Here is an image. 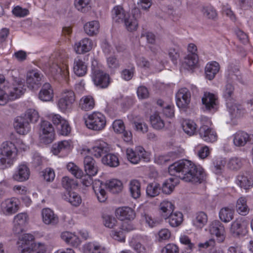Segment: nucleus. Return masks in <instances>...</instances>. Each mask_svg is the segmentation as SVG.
Wrapping results in <instances>:
<instances>
[{
	"label": "nucleus",
	"mask_w": 253,
	"mask_h": 253,
	"mask_svg": "<svg viewBox=\"0 0 253 253\" xmlns=\"http://www.w3.org/2000/svg\"><path fill=\"white\" fill-rule=\"evenodd\" d=\"M169 171L171 175H176L182 180L193 183H201L206 178V174L202 167L187 160L171 165Z\"/></svg>",
	"instance_id": "nucleus-1"
},
{
	"label": "nucleus",
	"mask_w": 253,
	"mask_h": 253,
	"mask_svg": "<svg viewBox=\"0 0 253 253\" xmlns=\"http://www.w3.org/2000/svg\"><path fill=\"white\" fill-rule=\"evenodd\" d=\"M169 171L171 175H176L182 180L193 183H201L206 178V174L202 167L187 160L171 165Z\"/></svg>",
	"instance_id": "nucleus-2"
},
{
	"label": "nucleus",
	"mask_w": 253,
	"mask_h": 253,
	"mask_svg": "<svg viewBox=\"0 0 253 253\" xmlns=\"http://www.w3.org/2000/svg\"><path fill=\"white\" fill-rule=\"evenodd\" d=\"M12 86L9 87V83L4 77L0 75V105H3L8 99L13 100L20 97L25 90V81L20 78H13Z\"/></svg>",
	"instance_id": "nucleus-3"
},
{
	"label": "nucleus",
	"mask_w": 253,
	"mask_h": 253,
	"mask_svg": "<svg viewBox=\"0 0 253 253\" xmlns=\"http://www.w3.org/2000/svg\"><path fill=\"white\" fill-rule=\"evenodd\" d=\"M68 55L63 51L55 52L52 55V64L50 71L52 75L56 77H61L66 82L68 81L69 72L67 66Z\"/></svg>",
	"instance_id": "nucleus-4"
},
{
	"label": "nucleus",
	"mask_w": 253,
	"mask_h": 253,
	"mask_svg": "<svg viewBox=\"0 0 253 253\" xmlns=\"http://www.w3.org/2000/svg\"><path fill=\"white\" fill-rule=\"evenodd\" d=\"M105 187L113 193H119L123 189V184L120 180L116 179H113L107 181L105 184L99 180H95L93 183L92 188L98 200L101 203L104 202L107 198L106 191L104 190Z\"/></svg>",
	"instance_id": "nucleus-5"
},
{
	"label": "nucleus",
	"mask_w": 253,
	"mask_h": 253,
	"mask_svg": "<svg viewBox=\"0 0 253 253\" xmlns=\"http://www.w3.org/2000/svg\"><path fill=\"white\" fill-rule=\"evenodd\" d=\"M17 149L11 141L3 142L0 145V169H5L12 166L16 161Z\"/></svg>",
	"instance_id": "nucleus-6"
},
{
	"label": "nucleus",
	"mask_w": 253,
	"mask_h": 253,
	"mask_svg": "<svg viewBox=\"0 0 253 253\" xmlns=\"http://www.w3.org/2000/svg\"><path fill=\"white\" fill-rule=\"evenodd\" d=\"M113 20L116 23H124L127 31L132 32L136 30L138 22L133 15H129L122 6H115L111 11Z\"/></svg>",
	"instance_id": "nucleus-7"
},
{
	"label": "nucleus",
	"mask_w": 253,
	"mask_h": 253,
	"mask_svg": "<svg viewBox=\"0 0 253 253\" xmlns=\"http://www.w3.org/2000/svg\"><path fill=\"white\" fill-rule=\"evenodd\" d=\"M85 124L89 129L98 131H101L106 126V118L102 113L94 112L88 115L85 119Z\"/></svg>",
	"instance_id": "nucleus-8"
},
{
	"label": "nucleus",
	"mask_w": 253,
	"mask_h": 253,
	"mask_svg": "<svg viewBox=\"0 0 253 253\" xmlns=\"http://www.w3.org/2000/svg\"><path fill=\"white\" fill-rule=\"evenodd\" d=\"M76 100L74 92L71 89H66L63 90L57 105L59 109L63 112L70 111Z\"/></svg>",
	"instance_id": "nucleus-9"
},
{
	"label": "nucleus",
	"mask_w": 253,
	"mask_h": 253,
	"mask_svg": "<svg viewBox=\"0 0 253 253\" xmlns=\"http://www.w3.org/2000/svg\"><path fill=\"white\" fill-rule=\"evenodd\" d=\"M126 155L128 160L133 164H137L141 161L149 162L150 160V153L141 146L136 147L134 150L127 148Z\"/></svg>",
	"instance_id": "nucleus-10"
},
{
	"label": "nucleus",
	"mask_w": 253,
	"mask_h": 253,
	"mask_svg": "<svg viewBox=\"0 0 253 253\" xmlns=\"http://www.w3.org/2000/svg\"><path fill=\"white\" fill-rule=\"evenodd\" d=\"M39 134L40 139L43 143H51L55 136V131L52 125L47 121H42L40 124Z\"/></svg>",
	"instance_id": "nucleus-11"
},
{
	"label": "nucleus",
	"mask_w": 253,
	"mask_h": 253,
	"mask_svg": "<svg viewBox=\"0 0 253 253\" xmlns=\"http://www.w3.org/2000/svg\"><path fill=\"white\" fill-rule=\"evenodd\" d=\"M68 170L77 178L82 179V183L86 187L89 186L92 182V179L91 177L92 175H88L87 174L84 175L83 170L75 164L73 163H69L67 165Z\"/></svg>",
	"instance_id": "nucleus-12"
},
{
	"label": "nucleus",
	"mask_w": 253,
	"mask_h": 253,
	"mask_svg": "<svg viewBox=\"0 0 253 253\" xmlns=\"http://www.w3.org/2000/svg\"><path fill=\"white\" fill-rule=\"evenodd\" d=\"M34 237L30 234H23L17 242L18 250L22 253H31L33 246L40 243H32Z\"/></svg>",
	"instance_id": "nucleus-13"
},
{
	"label": "nucleus",
	"mask_w": 253,
	"mask_h": 253,
	"mask_svg": "<svg viewBox=\"0 0 253 253\" xmlns=\"http://www.w3.org/2000/svg\"><path fill=\"white\" fill-rule=\"evenodd\" d=\"M209 231L211 235L216 237L218 242L222 243L225 239V229L223 225L219 220L212 221L209 226Z\"/></svg>",
	"instance_id": "nucleus-14"
},
{
	"label": "nucleus",
	"mask_w": 253,
	"mask_h": 253,
	"mask_svg": "<svg viewBox=\"0 0 253 253\" xmlns=\"http://www.w3.org/2000/svg\"><path fill=\"white\" fill-rule=\"evenodd\" d=\"M92 80L96 86L101 88H106L110 84L109 75L98 69L94 70Z\"/></svg>",
	"instance_id": "nucleus-15"
},
{
	"label": "nucleus",
	"mask_w": 253,
	"mask_h": 253,
	"mask_svg": "<svg viewBox=\"0 0 253 253\" xmlns=\"http://www.w3.org/2000/svg\"><path fill=\"white\" fill-rule=\"evenodd\" d=\"M176 105L179 108L185 109L191 100V93L187 88H180L175 95Z\"/></svg>",
	"instance_id": "nucleus-16"
},
{
	"label": "nucleus",
	"mask_w": 253,
	"mask_h": 253,
	"mask_svg": "<svg viewBox=\"0 0 253 253\" xmlns=\"http://www.w3.org/2000/svg\"><path fill=\"white\" fill-rule=\"evenodd\" d=\"M30 175V170L28 166L25 164H21L15 169L12 178L14 181L22 182L27 181Z\"/></svg>",
	"instance_id": "nucleus-17"
},
{
	"label": "nucleus",
	"mask_w": 253,
	"mask_h": 253,
	"mask_svg": "<svg viewBox=\"0 0 253 253\" xmlns=\"http://www.w3.org/2000/svg\"><path fill=\"white\" fill-rule=\"evenodd\" d=\"M202 101L205 106L206 111L214 112L217 110L218 100L217 96L215 94L210 92H205Z\"/></svg>",
	"instance_id": "nucleus-18"
},
{
	"label": "nucleus",
	"mask_w": 253,
	"mask_h": 253,
	"mask_svg": "<svg viewBox=\"0 0 253 253\" xmlns=\"http://www.w3.org/2000/svg\"><path fill=\"white\" fill-rule=\"evenodd\" d=\"M28 217L26 213H18L13 219V231L15 234L21 233L28 223Z\"/></svg>",
	"instance_id": "nucleus-19"
},
{
	"label": "nucleus",
	"mask_w": 253,
	"mask_h": 253,
	"mask_svg": "<svg viewBox=\"0 0 253 253\" xmlns=\"http://www.w3.org/2000/svg\"><path fill=\"white\" fill-rule=\"evenodd\" d=\"M117 217L120 220H132L136 216L134 210L129 207H122L117 208L115 211Z\"/></svg>",
	"instance_id": "nucleus-20"
},
{
	"label": "nucleus",
	"mask_w": 253,
	"mask_h": 253,
	"mask_svg": "<svg viewBox=\"0 0 253 253\" xmlns=\"http://www.w3.org/2000/svg\"><path fill=\"white\" fill-rule=\"evenodd\" d=\"M1 208L6 214L14 213L18 210L19 201L15 198L7 199L1 203Z\"/></svg>",
	"instance_id": "nucleus-21"
},
{
	"label": "nucleus",
	"mask_w": 253,
	"mask_h": 253,
	"mask_svg": "<svg viewBox=\"0 0 253 253\" xmlns=\"http://www.w3.org/2000/svg\"><path fill=\"white\" fill-rule=\"evenodd\" d=\"M43 75L38 70H32L27 73L26 82L28 87L32 89L41 84Z\"/></svg>",
	"instance_id": "nucleus-22"
},
{
	"label": "nucleus",
	"mask_w": 253,
	"mask_h": 253,
	"mask_svg": "<svg viewBox=\"0 0 253 253\" xmlns=\"http://www.w3.org/2000/svg\"><path fill=\"white\" fill-rule=\"evenodd\" d=\"M201 138L207 142H214L217 140L216 132L207 126H203L199 130Z\"/></svg>",
	"instance_id": "nucleus-23"
},
{
	"label": "nucleus",
	"mask_w": 253,
	"mask_h": 253,
	"mask_svg": "<svg viewBox=\"0 0 253 253\" xmlns=\"http://www.w3.org/2000/svg\"><path fill=\"white\" fill-rule=\"evenodd\" d=\"M14 126L17 133L20 134H27L31 129L29 122L23 117H17L15 119Z\"/></svg>",
	"instance_id": "nucleus-24"
},
{
	"label": "nucleus",
	"mask_w": 253,
	"mask_h": 253,
	"mask_svg": "<svg viewBox=\"0 0 253 253\" xmlns=\"http://www.w3.org/2000/svg\"><path fill=\"white\" fill-rule=\"evenodd\" d=\"M42 220L46 225H54L59 222L58 216L49 208H44L42 211Z\"/></svg>",
	"instance_id": "nucleus-25"
},
{
	"label": "nucleus",
	"mask_w": 253,
	"mask_h": 253,
	"mask_svg": "<svg viewBox=\"0 0 253 253\" xmlns=\"http://www.w3.org/2000/svg\"><path fill=\"white\" fill-rule=\"evenodd\" d=\"M71 149V142L69 140H63L53 144L52 152L54 155H58L60 153L63 155H67Z\"/></svg>",
	"instance_id": "nucleus-26"
},
{
	"label": "nucleus",
	"mask_w": 253,
	"mask_h": 253,
	"mask_svg": "<svg viewBox=\"0 0 253 253\" xmlns=\"http://www.w3.org/2000/svg\"><path fill=\"white\" fill-rule=\"evenodd\" d=\"M92 46V41L85 38L75 43L74 50L78 54H84L90 51Z\"/></svg>",
	"instance_id": "nucleus-27"
},
{
	"label": "nucleus",
	"mask_w": 253,
	"mask_h": 253,
	"mask_svg": "<svg viewBox=\"0 0 253 253\" xmlns=\"http://www.w3.org/2000/svg\"><path fill=\"white\" fill-rule=\"evenodd\" d=\"M109 151L108 144L103 141H97L91 150V153L96 158L105 155Z\"/></svg>",
	"instance_id": "nucleus-28"
},
{
	"label": "nucleus",
	"mask_w": 253,
	"mask_h": 253,
	"mask_svg": "<svg viewBox=\"0 0 253 253\" xmlns=\"http://www.w3.org/2000/svg\"><path fill=\"white\" fill-rule=\"evenodd\" d=\"M84 170L88 175H95L98 170L95 160L90 156H86L84 161Z\"/></svg>",
	"instance_id": "nucleus-29"
},
{
	"label": "nucleus",
	"mask_w": 253,
	"mask_h": 253,
	"mask_svg": "<svg viewBox=\"0 0 253 253\" xmlns=\"http://www.w3.org/2000/svg\"><path fill=\"white\" fill-rule=\"evenodd\" d=\"M53 97V90L49 83H45L42 86L39 93V99L42 101H49Z\"/></svg>",
	"instance_id": "nucleus-30"
},
{
	"label": "nucleus",
	"mask_w": 253,
	"mask_h": 253,
	"mask_svg": "<svg viewBox=\"0 0 253 253\" xmlns=\"http://www.w3.org/2000/svg\"><path fill=\"white\" fill-rule=\"evenodd\" d=\"M87 65L81 58L77 57L74 59L73 71L74 73L79 77L84 76L87 72Z\"/></svg>",
	"instance_id": "nucleus-31"
},
{
	"label": "nucleus",
	"mask_w": 253,
	"mask_h": 253,
	"mask_svg": "<svg viewBox=\"0 0 253 253\" xmlns=\"http://www.w3.org/2000/svg\"><path fill=\"white\" fill-rule=\"evenodd\" d=\"M250 140V135L245 131H239L234 135L233 143L236 146H244Z\"/></svg>",
	"instance_id": "nucleus-32"
},
{
	"label": "nucleus",
	"mask_w": 253,
	"mask_h": 253,
	"mask_svg": "<svg viewBox=\"0 0 253 253\" xmlns=\"http://www.w3.org/2000/svg\"><path fill=\"white\" fill-rule=\"evenodd\" d=\"M95 106V101L91 95H85L83 96L79 103V106L81 109L85 111L92 110Z\"/></svg>",
	"instance_id": "nucleus-33"
},
{
	"label": "nucleus",
	"mask_w": 253,
	"mask_h": 253,
	"mask_svg": "<svg viewBox=\"0 0 253 253\" xmlns=\"http://www.w3.org/2000/svg\"><path fill=\"white\" fill-rule=\"evenodd\" d=\"M236 183L240 188L246 190L250 189L253 184L251 178L243 173L236 177Z\"/></svg>",
	"instance_id": "nucleus-34"
},
{
	"label": "nucleus",
	"mask_w": 253,
	"mask_h": 253,
	"mask_svg": "<svg viewBox=\"0 0 253 253\" xmlns=\"http://www.w3.org/2000/svg\"><path fill=\"white\" fill-rule=\"evenodd\" d=\"M226 104L228 111L232 117H238L241 115L243 110L241 105L236 103L235 99L226 102Z\"/></svg>",
	"instance_id": "nucleus-35"
},
{
	"label": "nucleus",
	"mask_w": 253,
	"mask_h": 253,
	"mask_svg": "<svg viewBox=\"0 0 253 253\" xmlns=\"http://www.w3.org/2000/svg\"><path fill=\"white\" fill-rule=\"evenodd\" d=\"M84 28L85 33L87 35L92 36L99 32L100 24L98 21L93 20L86 23Z\"/></svg>",
	"instance_id": "nucleus-36"
},
{
	"label": "nucleus",
	"mask_w": 253,
	"mask_h": 253,
	"mask_svg": "<svg viewBox=\"0 0 253 253\" xmlns=\"http://www.w3.org/2000/svg\"><path fill=\"white\" fill-rule=\"evenodd\" d=\"M219 70V65L217 62L214 61L208 63L205 68V74L207 79L209 80H212Z\"/></svg>",
	"instance_id": "nucleus-37"
},
{
	"label": "nucleus",
	"mask_w": 253,
	"mask_h": 253,
	"mask_svg": "<svg viewBox=\"0 0 253 253\" xmlns=\"http://www.w3.org/2000/svg\"><path fill=\"white\" fill-rule=\"evenodd\" d=\"M247 198L245 197H240L236 202V209L238 213L242 215H246L250 211L247 204Z\"/></svg>",
	"instance_id": "nucleus-38"
},
{
	"label": "nucleus",
	"mask_w": 253,
	"mask_h": 253,
	"mask_svg": "<svg viewBox=\"0 0 253 253\" xmlns=\"http://www.w3.org/2000/svg\"><path fill=\"white\" fill-rule=\"evenodd\" d=\"M178 182L179 180L176 177H170L167 179L162 186L163 192L166 194H170Z\"/></svg>",
	"instance_id": "nucleus-39"
},
{
	"label": "nucleus",
	"mask_w": 253,
	"mask_h": 253,
	"mask_svg": "<svg viewBox=\"0 0 253 253\" xmlns=\"http://www.w3.org/2000/svg\"><path fill=\"white\" fill-rule=\"evenodd\" d=\"M208 216L203 211L197 212L193 219V225L197 228H203L207 223Z\"/></svg>",
	"instance_id": "nucleus-40"
},
{
	"label": "nucleus",
	"mask_w": 253,
	"mask_h": 253,
	"mask_svg": "<svg viewBox=\"0 0 253 253\" xmlns=\"http://www.w3.org/2000/svg\"><path fill=\"white\" fill-rule=\"evenodd\" d=\"M62 198L75 207L79 206L82 202L81 197L75 192H66L63 195Z\"/></svg>",
	"instance_id": "nucleus-41"
},
{
	"label": "nucleus",
	"mask_w": 253,
	"mask_h": 253,
	"mask_svg": "<svg viewBox=\"0 0 253 253\" xmlns=\"http://www.w3.org/2000/svg\"><path fill=\"white\" fill-rule=\"evenodd\" d=\"M160 209L162 216L165 219H167L168 216L172 213L174 206L171 202L164 201L160 204Z\"/></svg>",
	"instance_id": "nucleus-42"
},
{
	"label": "nucleus",
	"mask_w": 253,
	"mask_h": 253,
	"mask_svg": "<svg viewBox=\"0 0 253 253\" xmlns=\"http://www.w3.org/2000/svg\"><path fill=\"white\" fill-rule=\"evenodd\" d=\"M169 225L173 227H177L183 221V214L180 212L171 213L166 219Z\"/></svg>",
	"instance_id": "nucleus-43"
},
{
	"label": "nucleus",
	"mask_w": 253,
	"mask_h": 253,
	"mask_svg": "<svg viewBox=\"0 0 253 253\" xmlns=\"http://www.w3.org/2000/svg\"><path fill=\"white\" fill-rule=\"evenodd\" d=\"M129 191L134 199L139 198L141 195V184L140 182L135 179L132 180L129 184Z\"/></svg>",
	"instance_id": "nucleus-44"
},
{
	"label": "nucleus",
	"mask_w": 253,
	"mask_h": 253,
	"mask_svg": "<svg viewBox=\"0 0 253 253\" xmlns=\"http://www.w3.org/2000/svg\"><path fill=\"white\" fill-rule=\"evenodd\" d=\"M234 214V210L228 208H224L220 210L219 216L221 221L227 223L233 219Z\"/></svg>",
	"instance_id": "nucleus-45"
},
{
	"label": "nucleus",
	"mask_w": 253,
	"mask_h": 253,
	"mask_svg": "<svg viewBox=\"0 0 253 253\" xmlns=\"http://www.w3.org/2000/svg\"><path fill=\"white\" fill-rule=\"evenodd\" d=\"M102 163L111 167H116L119 165L118 157L113 154H106L102 159Z\"/></svg>",
	"instance_id": "nucleus-46"
},
{
	"label": "nucleus",
	"mask_w": 253,
	"mask_h": 253,
	"mask_svg": "<svg viewBox=\"0 0 253 253\" xmlns=\"http://www.w3.org/2000/svg\"><path fill=\"white\" fill-rule=\"evenodd\" d=\"M182 126L184 131L190 136L194 134L197 129L196 124L190 120L183 121L182 123Z\"/></svg>",
	"instance_id": "nucleus-47"
},
{
	"label": "nucleus",
	"mask_w": 253,
	"mask_h": 253,
	"mask_svg": "<svg viewBox=\"0 0 253 253\" xmlns=\"http://www.w3.org/2000/svg\"><path fill=\"white\" fill-rule=\"evenodd\" d=\"M85 251L87 253H106L104 248L96 243H89L84 245Z\"/></svg>",
	"instance_id": "nucleus-48"
},
{
	"label": "nucleus",
	"mask_w": 253,
	"mask_h": 253,
	"mask_svg": "<svg viewBox=\"0 0 253 253\" xmlns=\"http://www.w3.org/2000/svg\"><path fill=\"white\" fill-rule=\"evenodd\" d=\"M150 122L152 127L157 130H160L165 126L164 120L158 114H154L150 117Z\"/></svg>",
	"instance_id": "nucleus-49"
},
{
	"label": "nucleus",
	"mask_w": 253,
	"mask_h": 253,
	"mask_svg": "<svg viewBox=\"0 0 253 253\" xmlns=\"http://www.w3.org/2000/svg\"><path fill=\"white\" fill-rule=\"evenodd\" d=\"M61 237L67 243L73 245L78 244L79 242L78 237L75 234L68 231L62 233Z\"/></svg>",
	"instance_id": "nucleus-50"
},
{
	"label": "nucleus",
	"mask_w": 253,
	"mask_h": 253,
	"mask_svg": "<svg viewBox=\"0 0 253 253\" xmlns=\"http://www.w3.org/2000/svg\"><path fill=\"white\" fill-rule=\"evenodd\" d=\"M242 162L241 158L238 157H232L227 162V168L233 170H238L242 166Z\"/></svg>",
	"instance_id": "nucleus-51"
},
{
	"label": "nucleus",
	"mask_w": 253,
	"mask_h": 253,
	"mask_svg": "<svg viewBox=\"0 0 253 253\" xmlns=\"http://www.w3.org/2000/svg\"><path fill=\"white\" fill-rule=\"evenodd\" d=\"M91 0H75L76 8L82 12H86L90 9Z\"/></svg>",
	"instance_id": "nucleus-52"
},
{
	"label": "nucleus",
	"mask_w": 253,
	"mask_h": 253,
	"mask_svg": "<svg viewBox=\"0 0 253 253\" xmlns=\"http://www.w3.org/2000/svg\"><path fill=\"white\" fill-rule=\"evenodd\" d=\"M102 221L104 225L109 228H113L117 223V220L112 215L103 214L102 216Z\"/></svg>",
	"instance_id": "nucleus-53"
},
{
	"label": "nucleus",
	"mask_w": 253,
	"mask_h": 253,
	"mask_svg": "<svg viewBox=\"0 0 253 253\" xmlns=\"http://www.w3.org/2000/svg\"><path fill=\"white\" fill-rule=\"evenodd\" d=\"M246 227L245 220L241 217L237 218L231 225V230L233 233H239L241 229Z\"/></svg>",
	"instance_id": "nucleus-54"
},
{
	"label": "nucleus",
	"mask_w": 253,
	"mask_h": 253,
	"mask_svg": "<svg viewBox=\"0 0 253 253\" xmlns=\"http://www.w3.org/2000/svg\"><path fill=\"white\" fill-rule=\"evenodd\" d=\"M160 190L161 188L159 184L152 183L148 185L146 188V193L148 196L154 197L159 194Z\"/></svg>",
	"instance_id": "nucleus-55"
},
{
	"label": "nucleus",
	"mask_w": 253,
	"mask_h": 253,
	"mask_svg": "<svg viewBox=\"0 0 253 253\" xmlns=\"http://www.w3.org/2000/svg\"><path fill=\"white\" fill-rule=\"evenodd\" d=\"M39 113L36 110L30 109L27 110L23 117L26 119V120H29V122L35 123L39 120Z\"/></svg>",
	"instance_id": "nucleus-56"
},
{
	"label": "nucleus",
	"mask_w": 253,
	"mask_h": 253,
	"mask_svg": "<svg viewBox=\"0 0 253 253\" xmlns=\"http://www.w3.org/2000/svg\"><path fill=\"white\" fill-rule=\"evenodd\" d=\"M141 219L142 221H145V223L151 228L157 226L160 223L158 220L153 218L145 211L141 213Z\"/></svg>",
	"instance_id": "nucleus-57"
},
{
	"label": "nucleus",
	"mask_w": 253,
	"mask_h": 253,
	"mask_svg": "<svg viewBox=\"0 0 253 253\" xmlns=\"http://www.w3.org/2000/svg\"><path fill=\"white\" fill-rule=\"evenodd\" d=\"M234 88L232 84H226L223 94L226 102L234 100Z\"/></svg>",
	"instance_id": "nucleus-58"
},
{
	"label": "nucleus",
	"mask_w": 253,
	"mask_h": 253,
	"mask_svg": "<svg viewBox=\"0 0 253 253\" xmlns=\"http://www.w3.org/2000/svg\"><path fill=\"white\" fill-rule=\"evenodd\" d=\"M226 161L224 159L222 158H219L216 159L213 162V171L216 174H219L221 172L222 170L224 168Z\"/></svg>",
	"instance_id": "nucleus-59"
},
{
	"label": "nucleus",
	"mask_w": 253,
	"mask_h": 253,
	"mask_svg": "<svg viewBox=\"0 0 253 253\" xmlns=\"http://www.w3.org/2000/svg\"><path fill=\"white\" fill-rule=\"evenodd\" d=\"M198 61L197 54H188L185 58L184 63L189 68L194 67Z\"/></svg>",
	"instance_id": "nucleus-60"
},
{
	"label": "nucleus",
	"mask_w": 253,
	"mask_h": 253,
	"mask_svg": "<svg viewBox=\"0 0 253 253\" xmlns=\"http://www.w3.org/2000/svg\"><path fill=\"white\" fill-rule=\"evenodd\" d=\"M107 64L111 69L118 68L120 66V62L115 55H110L106 58Z\"/></svg>",
	"instance_id": "nucleus-61"
},
{
	"label": "nucleus",
	"mask_w": 253,
	"mask_h": 253,
	"mask_svg": "<svg viewBox=\"0 0 253 253\" xmlns=\"http://www.w3.org/2000/svg\"><path fill=\"white\" fill-rule=\"evenodd\" d=\"M197 155L202 159L207 158L210 153L209 148L207 146H197L195 147Z\"/></svg>",
	"instance_id": "nucleus-62"
},
{
	"label": "nucleus",
	"mask_w": 253,
	"mask_h": 253,
	"mask_svg": "<svg viewBox=\"0 0 253 253\" xmlns=\"http://www.w3.org/2000/svg\"><path fill=\"white\" fill-rule=\"evenodd\" d=\"M133 124L135 130L143 133H146L148 131V126L143 121H134Z\"/></svg>",
	"instance_id": "nucleus-63"
},
{
	"label": "nucleus",
	"mask_w": 253,
	"mask_h": 253,
	"mask_svg": "<svg viewBox=\"0 0 253 253\" xmlns=\"http://www.w3.org/2000/svg\"><path fill=\"white\" fill-rule=\"evenodd\" d=\"M161 253H179V248L176 245L169 243L163 248Z\"/></svg>",
	"instance_id": "nucleus-64"
}]
</instances>
